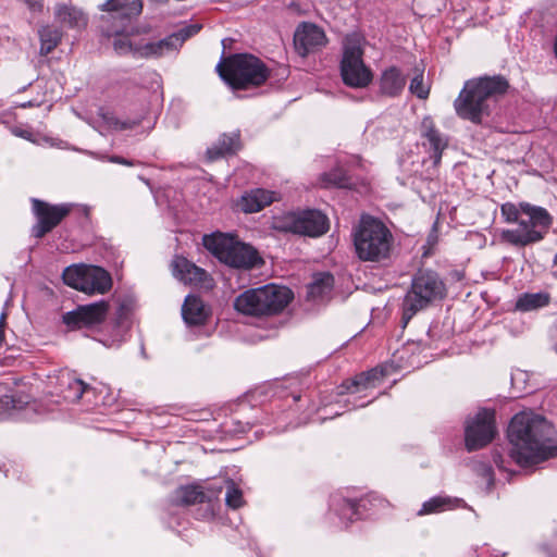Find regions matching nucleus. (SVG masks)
Instances as JSON below:
<instances>
[{
  "label": "nucleus",
  "instance_id": "obj_1",
  "mask_svg": "<svg viewBox=\"0 0 557 557\" xmlns=\"http://www.w3.org/2000/svg\"><path fill=\"white\" fill-rule=\"evenodd\" d=\"M512 445L511 457L520 465L537 463L557 455V438L553 424L532 411L513 416L508 428Z\"/></svg>",
  "mask_w": 557,
  "mask_h": 557
},
{
  "label": "nucleus",
  "instance_id": "obj_2",
  "mask_svg": "<svg viewBox=\"0 0 557 557\" xmlns=\"http://www.w3.org/2000/svg\"><path fill=\"white\" fill-rule=\"evenodd\" d=\"M354 246L361 261L384 263L392 257L394 236L382 221L363 215L354 233Z\"/></svg>",
  "mask_w": 557,
  "mask_h": 557
},
{
  "label": "nucleus",
  "instance_id": "obj_3",
  "mask_svg": "<svg viewBox=\"0 0 557 557\" xmlns=\"http://www.w3.org/2000/svg\"><path fill=\"white\" fill-rule=\"evenodd\" d=\"M293 299V293L285 286L268 284L250 288L238 295L234 301L235 309L246 315H273L284 310Z\"/></svg>",
  "mask_w": 557,
  "mask_h": 557
},
{
  "label": "nucleus",
  "instance_id": "obj_4",
  "mask_svg": "<svg viewBox=\"0 0 557 557\" xmlns=\"http://www.w3.org/2000/svg\"><path fill=\"white\" fill-rule=\"evenodd\" d=\"M220 77L233 89L259 86L269 77V69L257 57L248 53L223 58L216 65Z\"/></svg>",
  "mask_w": 557,
  "mask_h": 557
},
{
  "label": "nucleus",
  "instance_id": "obj_5",
  "mask_svg": "<svg viewBox=\"0 0 557 557\" xmlns=\"http://www.w3.org/2000/svg\"><path fill=\"white\" fill-rule=\"evenodd\" d=\"M129 21H120L102 28L109 45L119 55H131L135 59L159 58L165 42L151 41L143 37L138 29L128 25Z\"/></svg>",
  "mask_w": 557,
  "mask_h": 557
},
{
  "label": "nucleus",
  "instance_id": "obj_6",
  "mask_svg": "<svg viewBox=\"0 0 557 557\" xmlns=\"http://www.w3.org/2000/svg\"><path fill=\"white\" fill-rule=\"evenodd\" d=\"M202 244L221 262L237 269H251L262 263L258 251L233 235L213 233L202 237Z\"/></svg>",
  "mask_w": 557,
  "mask_h": 557
},
{
  "label": "nucleus",
  "instance_id": "obj_7",
  "mask_svg": "<svg viewBox=\"0 0 557 557\" xmlns=\"http://www.w3.org/2000/svg\"><path fill=\"white\" fill-rule=\"evenodd\" d=\"M445 296V285L433 271H419L412 278L411 287L403 301V324L430 304Z\"/></svg>",
  "mask_w": 557,
  "mask_h": 557
},
{
  "label": "nucleus",
  "instance_id": "obj_8",
  "mask_svg": "<svg viewBox=\"0 0 557 557\" xmlns=\"http://www.w3.org/2000/svg\"><path fill=\"white\" fill-rule=\"evenodd\" d=\"M552 224V216L546 209L521 203V216L515 230H504L503 240L515 246H527L543 239Z\"/></svg>",
  "mask_w": 557,
  "mask_h": 557
},
{
  "label": "nucleus",
  "instance_id": "obj_9",
  "mask_svg": "<svg viewBox=\"0 0 557 557\" xmlns=\"http://www.w3.org/2000/svg\"><path fill=\"white\" fill-rule=\"evenodd\" d=\"M361 39L354 35L345 39L341 75L343 82L352 88H364L373 78L371 70L363 62Z\"/></svg>",
  "mask_w": 557,
  "mask_h": 557
},
{
  "label": "nucleus",
  "instance_id": "obj_10",
  "mask_svg": "<svg viewBox=\"0 0 557 557\" xmlns=\"http://www.w3.org/2000/svg\"><path fill=\"white\" fill-rule=\"evenodd\" d=\"M63 282L88 295L106 294L112 287L108 271L97 265L72 264L62 273Z\"/></svg>",
  "mask_w": 557,
  "mask_h": 557
},
{
  "label": "nucleus",
  "instance_id": "obj_11",
  "mask_svg": "<svg viewBox=\"0 0 557 557\" xmlns=\"http://www.w3.org/2000/svg\"><path fill=\"white\" fill-rule=\"evenodd\" d=\"M456 114L479 124L487 108V76L469 79L454 101Z\"/></svg>",
  "mask_w": 557,
  "mask_h": 557
},
{
  "label": "nucleus",
  "instance_id": "obj_12",
  "mask_svg": "<svg viewBox=\"0 0 557 557\" xmlns=\"http://www.w3.org/2000/svg\"><path fill=\"white\" fill-rule=\"evenodd\" d=\"M275 228L298 235L319 237L329 230V220L319 210L288 212L274 221Z\"/></svg>",
  "mask_w": 557,
  "mask_h": 557
},
{
  "label": "nucleus",
  "instance_id": "obj_13",
  "mask_svg": "<svg viewBox=\"0 0 557 557\" xmlns=\"http://www.w3.org/2000/svg\"><path fill=\"white\" fill-rule=\"evenodd\" d=\"M33 212L38 222L33 227V235L36 238L44 237L52 231L70 212L72 205H50L39 199H32Z\"/></svg>",
  "mask_w": 557,
  "mask_h": 557
},
{
  "label": "nucleus",
  "instance_id": "obj_14",
  "mask_svg": "<svg viewBox=\"0 0 557 557\" xmlns=\"http://www.w3.org/2000/svg\"><path fill=\"white\" fill-rule=\"evenodd\" d=\"M109 304L100 300L94 304L78 306L75 310L63 315V322L72 329L90 327L102 323L108 314Z\"/></svg>",
  "mask_w": 557,
  "mask_h": 557
},
{
  "label": "nucleus",
  "instance_id": "obj_15",
  "mask_svg": "<svg viewBox=\"0 0 557 557\" xmlns=\"http://www.w3.org/2000/svg\"><path fill=\"white\" fill-rule=\"evenodd\" d=\"M487 444V409L481 408L465 423V445L468 451L483 448Z\"/></svg>",
  "mask_w": 557,
  "mask_h": 557
},
{
  "label": "nucleus",
  "instance_id": "obj_16",
  "mask_svg": "<svg viewBox=\"0 0 557 557\" xmlns=\"http://www.w3.org/2000/svg\"><path fill=\"white\" fill-rule=\"evenodd\" d=\"M295 47L302 57L310 51L323 47L326 42L324 32L314 24L304 23L299 26L294 36Z\"/></svg>",
  "mask_w": 557,
  "mask_h": 557
},
{
  "label": "nucleus",
  "instance_id": "obj_17",
  "mask_svg": "<svg viewBox=\"0 0 557 557\" xmlns=\"http://www.w3.org/2000/svg\"><path fill=\"white\" fill-rule=\"evenodd\" d=\"M421 136L424 138L423 146L428 149L433 159L434 165L440 164L443 151L447 148V138L435 127L434 121L425 116L421 122Z\"/></svg>",
  "mask_w": 557,
  "mask_h": 557
},
{
  "label": "nucleus",
  "instance_id": "obj_18",
  "mask_svg": "<svg viewBox=\"0 0 557 557\" xmlns=\"http://www.w3.org/2000/svg\"><path fill=\"white\" fill-rule=\"evenodd\" d=\"M173 275L185 284L199 286L207 285L208 273L184 257H175L173 260Z\"/></svg>",
  "mask_w": 557,
  "mask_h": 557
},
{
  "label": "nucleus",
  "instance_id": "obj_19",
  "mask_svg": "<svg viewBox=\"0 0 557 557\" xmlns=\"http://www.w3.org/2000/svg\"><path fill=\"white\" fill-rule=\"evenodd\" d=\"M100 9L111 12L112 20L129 21L141 13L143 3L140 0H107Z\"/></svg>",
  "mask_w": 557,
  "mask_h": 557
},
{
  "label": "nucleus",
  "instance_id": "obj_20",
  "mask_svg": "<svg viewBox=\"0 0 557 557\" xmlns=\"http://www.w3.org/2000/svg\"><path fill=\"white\" fill-rule=\"evenodd\" d=\"M277 194L271 190L257 188L242 197L239 206L246 213H255L277 200Z\"/></svg>",
  "mask_w": 557,
  "mask_h": 557
},
{
  "label": "nucleus",
  "instance_id": "obj_21",
  "mask_svg": "<svg viewBox=\"0 0 557 557\" xmlns=\"http://www.w3.org/2000/svg\"><path fill=\"white\" fill-rule=\"evenodd\" d=\"M406 77L396 66L383 71L380 78V92L387 97H397L404 90Z\"/></svg>",
  "mask_w": 557,
  "mask_h": 557
},
{
  "label": "nucleus",
  "instance_id": "obj_22",
  "mask_svg": "<svg viewBox=\"0 0 557 557\" xmlns=\"http://www.w3.org/2000/svg\"><path fill=\"white\" fill-rule=\"evenodd\" d=\"M55 21L64 27L82 29L87 25V17L83 11L76 7L59 4L54 10Z\"/></svg>",
  "mask_w": 557,
  "mask_h": 557
},
{
  "label": "nucleus",
  "instance_id": "obj_23",
  "mask_svg": "<svg viewBox=\"0 0 557 557\" xmlns=\"http://www.w3.org/2000/svg\"><path fill=\"white\" fill-rule=\"evenodd\" d=\"M182 317L188 325H200L206 322L208 312L199 297L188 295L182 306Z\"/></svg>",
  "mask_w": 557,
  "mask_h": 557
},
{
  "label": "nucleus",
  "instance_id": "obj_24",
  "mask_svg": "<svg viewBox=\"0 0 557 557\" xmlns=\"http://www.w3.org/2000/svg\"><path fill=\"white\" fill-rule=\"evenodd\" d=\"M384 376L385 371L383 368L371 369L356 375L355 379L347 384L346 389L349 393H358L363 389L373 388Z\"/></svg>",
  "mask_w": 557,
  "mask_h": 557
},
{
  "label": "nucleus",
  "instance_id": "obj_25",
  "mask_svg": "<svg viewBox=\"0 0 557 557\" xmlns=\"http://www.w3.org/2000/svg\"><path fill=\"white\" fill-rule=\"evenodd\" d=\"M239 148V134H224L218 141L207 150V157L210 161H214L226 154L234 153Z\"/></svg>",
  "mask_w": 557,
  "mask_h": 557
},
{
  "label": "nucleus",
  "instance_id": "obj_26",
  "mask_svg": "<svg viewBox=\"0 0 557 557\" xmlns=\"http://www.w3.org/2000/svg\"><path fill=\"white\" fill-rule=\"evenodd\" d=\"M466 504L461 498L450 496H435L424 502L418 515H430L465 507Z\"/></svg>",
  "mask_w": 557,
  "mask_h": 557
},
{
  "label": "nucleus",
  "instance_id": "obj_27",
  "mask_svg": "<svg viewBox=\"0 0 557 557\" xmlns=\"http://www.w3.org/2000/svg\"><path fill=\"white\" fill-rule=\"evenodd\" d=\"M210 500L211 497L200 485L181 486L175 492V502L181 505L190 506Z\"/></svg>",
  "mask_w": 557,
  "mask_h": 557
},
{
  "label": "nucleus",
  "instance_id": "obj_28",
  "mask_svg": "<svg viewBox=\"0 0 557 557\" xmlns=\"http://www.w3.org/2000/svg\"><path fill=\"white\" fill-rule=\"evenodd\" d=\"M200 28L201 26L199 24H191L182 27L178 32L168 36L166 38L159 40V42H165V45L162 46V55L170 51L176 50L186 39L196 35Z\"/></svg>",
  "mask_w": 557,
  "mask_h": 557
},
{
  "label": "nucleus",
  "instance_id": "obj_29",
  "mask_svg": "<svg viewBox=\"0 0 557 557\" xmlns=\"http://www.w3.org/2000/svg\"><path fill=\"white\" fill-rule=\"evenodd\" d=\"M40 40L39 53L47 55L52 52L62 39V32L53 26L46 25L38 30Z\"/></svg>",
  "mask_w": 557,
  "mask_h": 557
},
{
  "label": "nucleus",
  "instance_id": "obj_30",
  "mask_svg": "<svg viewBox=\"0 0 557 557\" xmlns=\"http://www.w3.org/2000/svg\"><path fill=\"white\" fill-rule=\"evenodd\" d=\"M334 278L330 273H319L308 286V297L311 299L323 298L332 290Z\"/></svg>",
  "mask_w": 557,
  "mask_h": 557
},
{
  "label": "nucleus",
  "instance_id": "obj_31",
  "mask_svg": "<svg viewBox=\"0 0 557 557\" xmlns=\"http://www.w3.org/2000/svg\"><path fill=\"white\" fill-rule=\"evenodd\" d=\"M549 295L547 293L523 294L519 297L516 308L521 311H531L547 306Z\"/></svg>",
  "mask_w": 557,
  "mask_h": 557
},
{
  "label": "nucleus",
  "instance_id": "obj_32",
  "mask_svg": "<svg viewBox=\"0 0 557 557\" xmlns=\"http://www.w3.org/2000/svg\"><path fill=\"white\" fill-rule=\"evenodd\" d=\"M61 385H65L62 389L63 398L72 403L79 400L88 387L82 380L70 376L66 380L62 379Z\"/></svg>",
  "mask_w": 557,
  "mask_h": 557
},
{
  "label": "nucleus",
  "instance_id": "obj_33",
  "mask_svg": "<svg viewBox=\"0 0 557 557\" xmlns=\"http://www.w3.org/2000/svg\"><path fill=\"white\" fill-rule=\"evenodd\" d=\"M225 487V504L232 509H237L242 507L244 505L242 490L235 484L233 480H227Z\"/></svg>",
  "mask_w": 557,
  "mask_h": 557
},
{
  "label": "nucleus",
  "instance_id": "obj_34",
  "mask_svg": "<svg viewBox=\"0 0 557 557\" xmlns=\"http://www.w3.org/2000/svg\"><path fill=\"white\" fill-rule=\"evenodd\" d=\"M512 91L509 82L502 75L490 76V98L500 97Z\"/></svg>",
  "mask_w": 557,
  "mask_h": 557
},
{
  "label": "nucleus",
  "instance_id": "obj_35",
  "mask_svg": "<svg viewBox=\"0 0 557 557\" xmlns=\"http://www.w3.org/2000/svg\"><path fill=\"white\" fill-rule=\"evenodd\" d=\"M348 180L346 177L345 172L342 169H336L330 173H324L322 175V184L324 187H346Z\"/></svg>",
  "mask_w": 557,
  "mask_h": 557
},
{
  "label": "nucleus",
  "instance_id": "obj_36",
  "mask_svg": "<svg viewBox=\"0 0 557 557\" xmlns=\"http://www.w3.org/2000/svg\"><path fill=\"white\" fill-rule=\"evenodd\" d=\"M28 400L15 398L13 396H4L0 398V419L10 413L11 410L22 409Z\"/></svg>",
  "mask_w": 557,
  "mask_h": 557
},
{
  "label": "nucleus",
  "instance_id": "obj_37",
  "mask_svg": "<svg viewBox=\"0 0 557 557\" xmlns=\"http://www.w3.org/2000/svg\"><path fill=\"white\" fill-rule=\"evenodd\" d=\"M409 90L419 99H426L430 94V86L424 84L423 74L418 73L410 82Z\"/></svg>",
  "mask_w": 557,
  "mask_h": 557
},
{
  "label": "nucleus",
  "instance_id": "obj_38",
  "mask_svg": "<svg viewBox=\"0 0 557 557\" xmlns=\"http://www.w3.org/2000/svg\"><path fill=\"white\" fill-rule=\"evenodd\" d=\"M500 214L506 222H519L521 210L519 211L515 205L507 202L502 205Z\"/></svg>",
  "mask_w": 557,
  "mask_h": 557
},
{
  "label": "nucleus",
  "instance_id": "obj_39",
  "mask_svg": "<svg viewBox=\"0 0 557 557\" xmlns=\"http://www.w3.org/2000/svg\"><path fill=\"white\" fill-rule=\"evenodd\" d=\"M342 515L344 517H348L349 520H352V516L357 515V504L352 500H345Z\"/></svg>",
  "mask_w": 557,
  "mask_h": 557
},
{
  "label": "nucleus",
  "instance_id": "obj_40",
  "mask_svg": "<svg viewBox=\"0 0 557 557\" xmlns=\"http://www.w3.org/2000/svg\"><path fill=\"white\" fill-rule=\"evenodd\" d=\"M102 119H103V122L104 124L111 128V129H114V131H117L119 128V123H120V119H117L116 116H114L113 114L111 113H106L102 115Z\"/></svg>",
  "mask_w": 557,
  "mask_h": 557
},
{
  "label": "nucleus",
  "instance_id": "obj_41",
  "mask_svg": "<svg viewBox=\"0 0 557 557\" xmlns=\"http://www.w3.org/2000/svg\"><path fill=\"white\" fill-rule=\"evenodd\" d=\"M139 120H120L119 128L117 131H125V129H132L139 125Z\"/></svg>",
  "mask_w": 557,
  "mask_h": 557
},
{
  "label": "nucleus",
  "instance_id": "obj_42",
  "mask_svg": "<svg viewBox=\"0 0 557 557\" xmlns=\"http://www.w3.org/2000/svg\"><path fill=\"white\" fill-rule=\"evenodd\" d=\"M11 132L16 137H21V138L26 139V140L34 141L32 133L29 131H27V129H23V128H20V127H13L11 129Z\"/></svg>",
  "mask_w": 557,
  "mask_h": 557
},
{
  "label": "nucleus",
  "instance_id": "obj_43",
  "mask_svg": "<svg viewBox=\"0 0 557 557\" xmlns=\"http://www.w3.org/2000/svg\"><path fill=\"white\" fill-rule=\"evenodd\" d=\"M7 323V313L2 312L0 315V346L2 345L4 341V326Z\"/></svg>",
  "mask_w": 557,
  "mask_h": 557
},
{
  "label": "nucleus",
  "instance_id": "obj_44",
  "mask_svg": "<svg viewBox=\"0 0 557 557\" xmlns=\"http://www.w3.org/2000/svg\"><path fill=\"white\" fill-rule=\"evenodd\" d=\"M110 161L113 162V163H119V164H123V165H133V162L127 160V159H124L122 157H117V156H113L110 158Z\"/></svg>",
  "mask_w": 557,
  "mask_h": 557
},
{
  "label": "nucleus",
  "instance_id": "obj_45",
  "mask_svg": "<svg viewBox=\"0 0 557 557\" xmlns=\"http://www.w3.org/2000/svg\"><path fill=\"white\" fill-rule=\"evenodd\" d=\"M473 469L482 476L487 475V467H485L484 465H480L479 467L474 465Z\"/></svg>",
  "mask_w": 557,
  "mask_h": 557
},
{
  "label": "nucleus",
  "instance_id": "obj_46",
  "mask_svg": "<svg viewBox=\"0 0 557 557\" xmlns=\"http://www.w3.org/2000/svg\"><path fill=\"white\" fill-rule=\"evenodd\" d=\"M490 442L494 438L495 434L497 433L495 426L492 423V412L490 411Z\"/></svg>",
  "mask_w": 557,
  "mask_h": 557
},
{
  "label": "nucleus",
  "instance_id": "obj_47",
  "mask_svg": "<svg viewBox=\"0 0 557 557\" xmlns=\"http://www.w3.org/2000/svg\"><path fill=\"white\" fill-rule=\"evenodd\" d=\"M553 274L555 277H557V255L555 256V259H554Z\"/></svg>",
  "mask_w": 557,
  "mask_h": 557
},
{
  "label": "nucleus",
  "instance_id": "obj_48",
  "mask_svg": "<svg viewBox=\"0 0 557 557\" xmlns=\"http://www.w3.org/2000/svg\"><path fill=\"white\" fill-rule=\"evenodd\" d=\"M493 459H494V462H495L496 465H498V461H499V459H500V456H499V455H497V454H494V455H493Z\"/></svg>",
  "mask_w": 557,
  "mask_h": 557
},
{
  "label": "nucleus",
  "instance_id": "obj_49",
  "mask_svg": "<svg viewBox=\"0 0 557 557\" xmlns=\"http://www.w3.org/2000/svg\"><path fill=\"white\" fill-rule=\"evenodd\" d=\"M488 481H490V483L492 482V476H491V475H490V478H488Z\"/></svg>",
  "mask_w": 557,
  "mask_h": 557
},
{
  "label": "nucleus",
  "instance_id": "obj_50",
  "mask_svg": "<svg viewBox=\"0 0 557 557\" xmlns=\"http://www.w3.org/2000/svg\"><path fill=\"white\" fill-rule=\"evenodd\" d=\"M556 351H557V344H556Z\"/></svg>",
  "mask_w": 557,
  "mask_h": 557
}]
</instances>
